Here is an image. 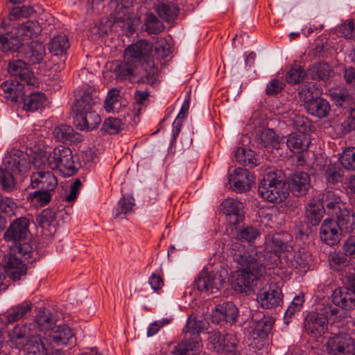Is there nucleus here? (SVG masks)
I'll use <instances>...</instances> for the list:
<instances>
[{"mask_svg": "<svg viewBox=\"0 0 355 355\" xmlns=\"http://www.w3.org/2000/svg\"><path fill=\"white\" fill-rule=\"evenodd\" d=\"M286 183L293 196H304L311 187V177L308 173L295 171L289 175Z\"/></svg>", "mask_w": 355, "mask_h": 355, "instance_id": "obj_13", "label": "nucleus"}, {"mask_svg": "<svg viewBox=\"0 0 355 355\" xmlns=\"http://www.w3.org/2000/svg\"><path fill=\"white\" fill-rule=\"evenodd\" d=\"M329 95L332 100L334 101L337 105H341L343 102L349 100V96L346 89L345 88H334L329 90Z\"/></svg>", "mask_w": 355, "mask_h": 355, "instance_id": "obj_63", "label": "nucleus"}, {"mask_svg": "<svg viewBox=\"0 0 355 355\" xmlns=\"http://www.w3.org/2000/svg\"><path fill=\"white\" fill-rule=\"evenodd\" d=\"M164 29V24L154 15H149L146 21V30L150 34H158Z\"/></svg>", "mask_w": 355, "mask_h": 355, "instance_id": "obj_60", "label": "nucleus"}, {"mask_svg": "<svg viewBox=\"0 0 355 355\" xmlns=\"http://www.w3.org/2000/svg\"><path fill=\"white\" fill-rule=\"evenodd\" d=\"M55 218L56 211L53 209H46L37 216V222L41 227L49 229L53 226Z\"/></svg>", "mask_w": 355, "mask_h": 355, "instance_id": "obj_52", "label": "nucleus"}, {"mask_svg": "<svg viewBox=\"0 0 355 355\" xmlns=\"http://www.w3.org/2000/svg\"><path fill=\"white\" fill-rule=\"evenodd\" d=\"M320 94V89L312 83L302 85L299 92L300 97L305 102V105L318 97Z\"/></svg>", "mask_w": 355, "mask_h": 355, "instance_id": "obj_49", "label": "nucleus"}, {"mask_svg": "<svg viewBox=\"0 0 355 355\" xmlns=\"http://www.w3.org/2000/svg\"><path fill=\"white\" fill-rule=\"evenodd\" d=\"M333 303L345 310L355 309V296L340 288L335 289L331 295Z\"/></svg>", "mask_w": 355, "mask_h": 355, "instance_id": "obj_33", "label": "nucleus"}, {"mask_svg": "<svg viewBox=\"0 0 355 355\" xmlns=\"http://www.w3.org/2000/svg\"><path fill=\"white\" fill-rule=\"evenodd\" d=\"M251 324L254 327L252 336L254 338L266 339L270 332L274 320L266 316L261 311H256L252 315Z\"/></svg>", "mask_w": 355, "mask_h": 355, "instance_id": "obj_18", "label": "nucleus"}, {"mask_svg": "<svg viewBox=\"0 0 355 355\" xmlns=\"http://www.w3.org/2000/svg\"><path fill=\"white\" fill-rule=\"evenodd\" d=\"M282 300V291L275 286L261 290L257 294V302L265 309L274 308L279 305Z\"/></svg>", "mask_w": 355, "mask_h": 355, "instance_id": "obj_26", "label": "nucleus"}, {"mask_svg": "<svg viewBox=\"0 0 355 355\" xmlns=\"http://www.w3.org/2000/svg\"><path fill=\"white\" fill-rule=\"evenodd\" d=\"M28 66L25 60L18 58L17 60L9 62L8 71L16 79V82L24 83L27 85H34L36 83L35 78Z\"/></svg>", "mask_w": 355, "mask_h": 355, "instance_id": "obj_16", "label": "nucleus"}, {"mask_svg": "<svg viewBox=\"0 0 355 355\" xmlns=\"http://www.w3.org/2000/svg\"><path fill=\"white\" fill-rule=\"evenodd\" d=\"M320 313L322 314L323 317L327 318V321L329 320H335L336 318L341 316V315L338 314L340 312V310L335 306H333L331 304H322L321 307L319 308Z\"/></svg>", "mask_w": 355, "mask_h": 355, "instance_id": "obj_62", "label": "nucleus"}, {"mask_svg": "<svg viewBox=\"0 0 355 355\" xmlns=\"http://www.w3.org/2000/svg\"><path fill=\"white\" fill-rule=\"evenodd\" d=\"M313 79L327 81L334 75V70L327 62H319L310 68Z\"/></svg>", "mask_w": 355, "mask_h": 355, "instance_id": "obj_44", "label": "nucleus"}, {"mask_svg": "<svg viewBox=\"0 0 355 355\" xmlns=\"http://www.w3.org/2000/svg\"><path fill=\"white\" fill-rule=\"evenodd\" d=\"M259 195L272 203H281L289 195L286 181L277 177L274 171L263 175L258 185Z\"/></svg>", "mask_w": 355, "mask_h": 355, "instance_id": "obj_5", "label": "nucleus"}, {"mask_svg": "<svg viewBox=\"0 0 355 355\" xmlns=\"http://www.w3.org/2000/svg\"><path fill=\"white\" fill-rule=\"evenodd\" d=\"M342 232L350 233L355 229V212L346 207L335 216Z\"/></svg>", "mask_w": 355, "mask_h": 355, "instance_id": "obj_37", "label": "nucleus"}, {"mask_svg": "<svg viewBox=\"0 0 355 355\" xmlns=\"http://www.w3.org/2000/svg\"><path fill=\"white\" fill-rule=\"evenodd\" d=\"M205 327V322L202 320H197L191 318H189L187 324L184 329L182 330V332L184 334V336L189 339L191 338H194V335L198 336V338L200 340V343H201V339L200 338L199 333L202 331Z\"/></svg>", "mask_w": 355, "mask_h": 355, "instance_id": "obj_46", "label": "nucleus"}, {"mask_svg": "<svg viewBox=\"0 0 355 355\" xmlns=\"http://www.w3.org/2000/svg\"><path fill=\"white\" fill-rule=\"evenodd\" d=\"M152 46L146 40H139L135 44L130 45L124 51V59L131 60L139 65L142 69L143 67L148 62L154 63L150 58Z\"/></svg>", "mask_w": 355, "mask_h": 355, "instance_id": "obj_8", "label": "nucleus"}, {"mask_svg": "<svg viewBox=\"0 0 355 355\" xmlns=\"http://www.w3.org/2000/svg\"><path fill=\"white\" fill-rule=\"evenodd\" d=\"M53 133L55 139L59 142L71 144L82 141L81 135L76 132L70 125L64 124L58 125Z\"/></svg>", "mask_w": 355, "mask_h": 355, "instance_id": "obj_30", "label": "nucleus"}, {"mask_svg": "<svg viewBox=\"0 0 355 355\" xmlns=\"http://www.w3.org/2000/svg\"><path fill=\"white\" fill-rule=\"evenodd\" d=\"M230 254L233 261L241 269L232 282V286L236 291L246 294L257 285L265 269L277 266L282 258L266 248L263 251L250 252L239 243L232 245Z\"/></svg>", "mask_w": 355, "mask_h": 355, "instance_id": "obj_1", "label": "nucleus"}, {"mask_svg": "<svg viewBox=\"0 0 355 355\" xmlns=\"http://www.w3.org/2000/svg\"><path fill=\"white\" fill-rule=\"evenodd\" d=\"M226 220L232 225L243 221L245 216L243 202L234 198H227L222 202Z\"/></svg>", "mask_w": 355, "mask_h": 355, "instance_id": "obj_19", "label": "nucleus"}, {"mask_svg": "<svg viewBox=\"0 0 355 355\" xmlns=\"http://www.w3.org/2000/svg\"><path fill=\"white\" fill-rule=\"evenodd\" d=\"M45 55L44 45L39 41L33 40L22 45L17 52V57L25 60L28 65H33L41 63Z\"/></svg>", "mask_w": 355, "mask_h": 355, "instance_id": "obj_12", "label": "nucleus"}, {"mask_svg": "<svg viewBox=\"0 0 355 355\" xmlns=\"http://www.w3.org/2000/svg\"><path fill=\"white\" fill-rule=\"evenodd\" d=\"M304 302V300L302 295H297L293 298L291 304L287 308L285 313L284 320L286 324L289 323V321L288 320V318H291L296 313L300 311Z\"/></svg>", "mask_w": 355, "mask_h": 355, "instance_id": "obj_57", "label": "nucleus"}, {"mask_svg": "<svg viewBox=\"0 0 355 355\" xmlns=\"http://www.w3.org/2000/svg\"><path fill=\"white\" fill-rule=\"evenodd\" d=\"M342 232L336 220L326 218L320 227V236L324 243L329 245H333L339 243Z\"/></svg>", "mask_w": 355, "mask_h": 355, "instance_id": "obj_22", "label": "nucleus"}, {"mask_svg": "<svg viewBox=\"0 0 355 355\" xmlns=\"http://www.w3.org/2000/svg\"><path fill=\"white\" fill-rule=\"evenodd\" d=\"M33 308V304L28 300L11 306L5 315L6 324H11L20 320L29 314Z\"/></svg>", "mask_w": 355, "mask_h": 355, "instance_id": "obj_29", "label": "nucleus"}, {"mask_svg": "<svg viewBox=\"0 0 355 355\" xmlns=\"http://www.w3.org/2000/svg\"><path fill=\"white\" fill-rule=\"evenodd\" d=\"M305 107L310 114L320 119L327 116L330 111L329 102L320 97L309 102Z\"/></svg>", "mask_w": 355, "mask_h": 355, "instance_id": "obj_36", "label": "nucleus"}, {"mask_svg": "<svg viewBox=\"0 0 355 355\" xmlns=\"http://www.w3.org/2000/svg\"><path fill=\"white\" fill-rule=\"evenodd\" d=\"M35 168L47 166L51 170H58L64 176H71L77 171L71 150L64 146L55 147L53 152L48 154L41 152L35 155L33 160Z\"/></svg>", "mask_w": 355, "mask_h": 355, "instance_id": "obj_3", "label": "nucleus"}, {"mask_svg": "<svg viewBox=\"0 0 355 355\" xmlns=\"http://www.w3.org/2000/svg\"><path fill=\"white\" fill-rule=\"evenodd\" d=\"M289 125L297 130L298 132L306 134L310 128V121L303 115L295 114L293 118L288 121Z\"/></svg>", "mask_w": 355, "mask_h": 355, "instance_id": "obj_56", "label": "nucleus"}, {"mask_svg": "<svg viewBox=\"0 0 355 355\" xmlns=\"http://www.w3.org/2000/svg\"><path fill=\"white\" fill-rule=\"evenodd\" d=\"M266 248L275 252L281 257H285L286 254L287 245L285 242L282 239L279 234H275L269 236L266 239Z\"/></svg>", "mask_w": 355, "mask_h": 355, "instance_id": "obj_43", "label": "nucleus"}, {"mask_svg": "<svg viewBox=\"0 0 355 355\" xmlns=\"http://www.w3.org/2000/svg\"><path fill=\"white\" fill-rule=\"evenodd\" d=\"M311 144L309 137L302 132L291 133L287 138L288 148L294 153L306 151Z\"/></svg>", "mask_w": 355, "mask_h": 355, "instance_id": "obj_31", "label": "nucleus"}, {"mask_svg": "<svg viewBox=\"0 0 355 355\" xmlns=\"http://www.w3.org/2000/svg\"><path fill=\"white\" fill-rule=\"evenodd\" d=\"M339 160L345 168L355 171V147L347 148L340 156Z\"/></svg>", "mask_w": 355, "mask_h": 355, "instance_id": "obj_55", "label": "nucleus"}, {"mask_svg": "<svg viewBox=\"0 0 355 355\" xmlns=\"http://www.w3.org/2000/svg\"><path fill=\"white\" fill-rule=\"evenodd\" d=\"M73 118L74 125L80 130H92L98 128L101 121L100 116L93 109L74 114Z\"/></svg>", "mask_w": 355, "mask_h": 355, "instance_id": "obj_25", "label": "nucleus"}, {"mask_svg": "<svg viewBox=\"0 0 355 355\" xmlns=\"http://www.w3.org/2000/svg\"><path fill=\"white\" fill-rule=\"evenodd\" d=\"M94 89L87 87L76 91V101L72 107L73 114L91 110L95 103Z\"/></svg>", "mask_w": 355, "mask_h": 355, "instance_id": "obj_21", "label": "nucleus"}, {"mask_svg": "<svg viewBox=\"0 0 355 355\" xmlns=\"http://www.w3.org/2000/svg\"><path fill=\"white\" fill-rule=\"evenodd\" d=\"M31 177V186L34 189L54 191L58 185L56 177L49 171L47 166L36 168Z\"/></svg>", "mask_w": 355, "mask_h": 355, "instance_id": "obj_14", "label": "nucleus"}, {"mask_svg": "<svg viewBox=\"0 0 355 355\" xmlns=\"http://www.w3.org/2000/svg\"><path fill=\"white\" fill-rule=\"evenodd\" d=\"M325 213L322 204L315 199H311L305 207V217L308 223L313 226L318 225Z\"/></svg>", "mask_w": 355, "mask_h": 355, "instance_id": "obj_32", "label": "nucleus"}, {"mask_svg": "<svg viewBox=\"0 0 355 355\" xmlns=\"http://www.w3.org/2000/svg\"><path fill=\"white\" fill-rule=\"evenodd\" d=\"M306 73L304 68L301 66H296L291 68L286 74V80L289 84H298L303 81Z\"/></svg>", "mask_w": 355, "mask_h": 355, "instance_id": "obj_59", "label": "nucleus"}, {"mask_svg": "<svg viewBox=\"0 0 355 355\" xmlns=\"http://www.w3.org/2000/svg\"><path fill=\"white\" fill-rule=\"evenodd\" d=\"M114 72L118 80L129 79L150 85H153L158 78V69L154 63L148 62L141 69L138 64L125 59L115 67Z\"/></svg>", "mask_w": 355, "mask_h": 355, "instance_id": "obj_4", "label": "nucleus"}, {"mask_svg": "<svg viewBox=\"0 0 355 355\" xmlns=\"http://www.w3.org/2000/svg\"><path fill=\"white\" fill-rule=\"evenodd\" d=\"M354 349V340L344 332L332 334L326 344V351L329 355H347Z\"/></svg>", "mask_w": 355, "mask_h": 355, "instance_id": "obj_10", "label": "nucleus"}, {"mask_svg": "<svg viewBox=\"0 0 355 355\" xmlns=\"http://www.w3.org/2000/svg\"><path fill=\"white\" fill-rule=\"evenodd\" d=\"M239 316L238 308L231 302L218 304L212 310L211 321L220 326L232 325Z\"/></svg>", "mask_w": 355, "mask_h": 355, "instance_id": "obj_11", "label": "nucleus"}, {"mask_svg": "<svg viewBox=\"0 0 355 355\" xmlns=\"http://www.w3.org/2000/svg\"><path fill=\"white\" fill-rule=\"evenodd\" d=\"M22 349L26 352V355H42L44 350V345L41 334L36 331Z\"/></svg>", "mask_w": 355, "mask_h": 355, "instance_id": "obj_45", "label": "nucleus"}, {"mask_svg": "<svg viewBox=\"0 0 355 355\" xmlns=\"http://www.w3.org/2000/svg\"><path fill=\"white\" fill-rule=\"evenodd\" d=\"M223 282L221 275L217 273L201 272L195 281V285L200 291L215 293L219 291Z\"/></svg>", "mask_w": 355, "mask_h": 355, "instance_id": "obj_20", "label": "nucleus"}, {"mask_svg": "<svg viewBox=\"0 0 355 355\" xmlns=\"http://www.w3.org/2000/svg\"><path fill=\"white\" fill-rule=\"evenodd\" d=\"M259 236L260 232L257 228L247 226L236 230L235 238L238 241L252 243Z\"/></svg>", "mask_w": 355, "mask_h": 355, "instance_id": "obj_50", "label": "nucleus"}, {"mask_svg": "<svg viewBox=\"0 0 355 355\" xmlns=\"http://www.w3.org/2000/svg\"><path fill=\"white\" fill-rule=\"evenodd\" d=\"M3 167L15 175H23L31 167L29 156L21 150L12 149L4 157Z\"/></svg>", "mask_w": 355, "mask_h": 355, "instance_id": "obj_9", "label": "nucleus"}, {"mask_svg": "<svg viewBox=\"0 0 355 355\" xmlns=\"http://www.w3.org/2000/svg\"><path fill=\"white\" fill-rule=\"evenodd\" d=\"M200 340L194 335V338L189 339L184 336L181 342L175 345L172 349L173 355H188V353L199 348Z\"/></svg>", "mask_w": 355, "mask_h": 355, "instance_id": "obj_38", "label": "nucleus"}, {"mask_svg": "<svg viewBox=\"0 0 355 355\" xmlns=\"http://www.w3.org/2000/svg\"><path fill=\"white\" fill-rule=\"evenodd\" d=\"M235 159L237 162L250 168H253L259 164V159L255 157V153L250 149L239 147L235 151Z\"/></svg>", "mask_w": 355, "mask_h": 355, "instance_id": "obj_40", "label": "nucleus"}, {"mask_svg": "<svg viewBox=\"0 0 355 355\" xmlns=\"http://www.w3.org/2000/svg\"><path fill=\"white\" fill-rule=\"evenodd\" d=\"M36 331L37 329L34 323H17L8 329V342L10 347L22 349Z\"/></svg>", "mask_w": 355, "mask_h": 355, "instance_id": "obj_7", "label": "nucleus"}, {"mask_svg": "<svg viewBox=\"0 0 355 355\" xmlns=\"http://www.w3.org/2000/svg\"><path fill=\"white\" fill-rule=\"evenodd\" d=\"M135 205V199L132 196H123L118 202L116 208L114 218L116 219L125 218V216L130 213Z\"/></svg>", "mask_w": 355, "mask_h": 355, "instance_id": "obj_47", "label": "nucleus"}, {"mask_svg": "<svg viewBox=\"0 0 355 355\" xmlns=\"http://www.w3.org/2000/svg\"><path fill=\"white\" fill-rule=\"evenodd\" d=\"M70 44L64 35H58L51 39L48 44V49L52 56V61L57 62L59 67H62L67 60V51Z\"/></svg>", "mask_w": 355, "mask_h": 355, "instance_id": "obj_17", "label": "nucleus"}, {"mask_svg": "<svg viewBox=\"0 0 355 355\" xmlns=\"http://www.w3.org/2000/svg\"><path fill=\"white\" fill-rule=\"evenodd\" d=\"M322 200L323 203L322 206L324 208L327 214L331 216H336L347 207L341 198L332 191L324 193Z\"/></svg>", "mask_w": 355, "mask_h": 355, "instance_id": "obj_28", "label": "nucleus"}, {"mask_svg": "<svg viewBox=\"0 0 355 355\" xmlns=\"http://www.w3.org/2000/svg\"><path fill=\"white\" fill-rule=\"evenodd\" d=\"M45 94L37 92L28 95L27 98H24L22 103L23 108L26 111L35 112L42 107L45 102Z\"/></svg>", "mask_w": 355, "mask_h": 355, "instance_id": "obj_41", "label": "nucleus"}, {"mask_svg": "<svg viewBox=\"0 0 355 355\" xmlns=\"http://www.w3.org/2000/svg\"><path fill=\"white\" fill-rule=\"evenodd\" d=\"M339 31L346 39L355 37V20H347L340 25Z\"/></svg>", "mask_w": 355, "mask_h": 355, "instance_id": "obj_64", "label": "nucleus"}, {"mask_svg": "<svg viewBox=\"0 0 355 355\" xmlns=\"http://www.w3.org/2000/svg\"><path fill=\"white\" fill-rule=\"evenodd\" d=\"M123 129V123L121 119L110 117L104 121L101 131L110 135H114L119 133Z\"/></svg>", "mask_w": 355, "mask_h": 355, "instance_id": "obj_53", "label": "nucleus"}, {"mask_svg": "<svg viewBox=\"0 0 355 355\" xmlns=\"http://www.w3.org/2000/svg\"><path fill=\"white\" fill-rule=\"evenodd\" d=\"M19 31L21 34L32 37L40 34L42 28L37 21L28 20L21 24Z\"/></svg>", "mask_w": 355, "mask_h": 355, "instance_id": "obj_58", "label": "nucleus"}, {"mask_svg": "<svg viewBox=\"0 0 355 355\" xmlns=\"http://www.w3.org/2000/svg\"><path fill=\"white\" fill-rule=\"evenodd\" d=\"M19 36L13 33L0 31V49L6 53L18 52L22 46Z\"/></svg>", "mask_w": 355, "mask_h": 355, "instance_id": "obj_34", "label": "nucleus"}, {"mask_svg": "<svg viewBox=\"0 0 355 355\" xmlns=\"http://www.w3.org/2000/svg\"><path fill=\"white\" fill-rule=\"evenodd\" d=\"M304 329L312 337L317 338L323 335L327 330V321L325 317L318 313H311L305 319Z\"/></svg>", "mask_w": 355, "mask_h": 355, "instance_id": "obj_23", "label": "nucleus"}, {"mask_svg": "<svg viewBox=\"0 0 355 355\" xmlns=\"http://www.w3.org/2000/svg\"><path fill=\"white\" fill-rule=\"evenodd\" d=\"M33 323L36 324L37 333L40 331H44V334L46 332L49 334L52 329L57 326L55 324V320L52 314L44 311H40L38 312L35 318V322Z\"/></svg>", "mask_w": 355, "mask_h": 355, "instance_id": "obj_39", "label": "nucleus"}, {"mask_svg": "<svg viewBox=\"0 0 355 355\" xmlns=\"http://www.w3.org/2000/svg\"><path fill=\"white\" fill-rule=\"evenodd\" d=\"M284 259L288 266L300 269H304L310 261L309 255L304 250H286Z\"/></svg>", "mask_w": 355, "mask_h": 355, "instance_id": "obj_35", "label": "nucleus"}, {"mask_svg": "<svg viewBox=\"0 0 355 355\" xmlns=\"http://www.w3.org/2000/svg\"><path fill=\"white\" fill-rule=\"evenodd\" d=\"M51 344L56 347H64L74 343V334L66 324L57 325L49 334Z\"/></svg>", "mask_w": 355, "mask_h": 355, "instance_id": "obj_24", "label": "nucleus"}, {"mask_svg": "<svg viewBox=\"0 0 355 355\" xmlns=\"http://www.w3.org/2000/svg\"><path fill=\"white\" fill-rule=\"evenodd\" d=\"M24 84L7 80L1 85V89L3 92L6 98L10 99L15 103H20L25 97Z\"/></svg>", "mask_w": 355, "mask_h": 355, "instance_id": "obj_27", "label": "nucleus"}, {"mask_svg": "<svg viewBox=\"0 0 355 355\" xmlns=\"http://www.w3.org/2000/svg\"><path fill=\"white\" fill-rule=\"evenodd\" d=\"M253 180L254 177L245 168L238 167L234 168L232 173L229 171V183L231 188L236 192L250 191Z\"/></svg>", "mask_w": 355, "mask_h": 355, "instance_id": "obj_15", "label": "nucleus"}, {"mask_svg": "<svg viewBox=\"0 0 355 355\" xmlns=\"http://www.w3.org/2000/svg\"><path fill=\"white\" fill-rule=\"evenodd\" d=\"M52 192L53 191H42V189H37V191L29 193L31 202L40 207H43L51 201Z\"/></svg>", "mask_w": 355, "mask_h": 355, "instance_id": "obj_54", "label": "nucleus"}, {"mask_svg": "<svg viewBox=\"0 0 355 355\" xmlns=\"http://www.w3.org/2000/svg\"><path fill=\"white\" fill-rule=\"evenodd\" d=\"M110 6L111 8L115 7L112 13L114 22L125 21L128 18V6L120 3V2H114V0H112Z\"/></svg>", "mask_w": 355, "mask_h": 355, "instance_id": "obj_61", "label": "nucleus"}, {"mask_svg": "<svg viewBox=\"0 0 355 355\" xmlns=\"http://www.w3.org/2000/svg\"><path fill=\"white\" fill-rule=\"evenodd\" d=\"M238 339L234 334L211 331L207 339V347L220 355H241Z\"/></svg>", "mask_w": 355, "mask_h": 355, "instance_id": "obj_6", "label": "nucleus"}, {"mask_svg": "<svg viewBox=\"0 0 355 355\" xmlns=\"http://www.w3.org/2000/svg\"><path fill=\"white\" fill-rule=\"evenodd\" d=\"M29 220L25 217L15 219L3 234V239L11 242L10 251L5 256L6 272L13 281L19 280L26 274L27 268L21 258L31 257L33 247L27 241L30 235Z\"/></svg>", "mask_w": 355, "mask_h": 355, "instance_id": "obj_2", "label": "nucleus"}, {"mask_svg": "<svg viewBox=\"0 0 355 355\" xmlns=\"http://www.w3.org/2000/svg\"><path fill=\"white\" fill-rule=\"evenodd\" d=\"M15 174L8 171L4 167H0V185L6 192H12L16 188L14 176Z\"/></svg>", "mask_w": 355, "mask_h": 355, "instance_id": "obj_48", "label": "nucleus"}, {"mask_svg": "<svg viewBox=\"0 0 355 355\" xmlns=\"http://www.w3.org/2000/svg\"><path fill=\"white\" fill-rule=\"evenodd\" d=\"M156 11L162 19L170 22L178 16L180 9L173 3H160L156 6Z\"/></svg>", "mask_w": 355, "mask_h": 355, "instance_id": "obj_42", "label": "nucleus"}, {"mask_svg": "<svg viewBox=\"0 0 355 355\" xmlns=\"http://www.w3.org/2000/svg\"><path fill=\"white\" fill-rule=\"evenodd\" d=\"M119 98V90L117 89H112L110 90L104 102L105 110L107 112H118L121 105Z\"/></svg>", "mask_w": 355, "mask_h": 355, "instance_id": "obj_51", "label": "nucleus"}]
</instances>
